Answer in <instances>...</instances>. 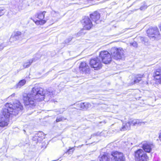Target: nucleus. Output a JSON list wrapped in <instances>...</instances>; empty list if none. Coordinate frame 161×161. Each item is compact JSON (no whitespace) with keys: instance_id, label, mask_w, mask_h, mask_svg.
Here are the masks:
<instances>
[{"instance_id":"nucleus-2","label":"nucleus","mask_w":161,"mask_h":161,"mask_svg":"<svg viewBox=\"0 0 161 161\" xmlns=\"http://www.w3.org/2000/svg\"><path fill=\"white\" fill-rule=\"evenodd\" d=\"M5 106L7 108L3 109L0 113V127H2L8 125L9 119L10 117L14 114L13 112L14 110L19 111L23 108L22 105L19 101L13 104L7 103Z\"/></svg>"},{"instance_id":"nucleus-21","label":"nucleus","mask_w":161,"mask_h":161,"mask_svg":"<svg viewBox=\"0 0 161 161\" xmlns=\"http://www.w3.org/2000/svg\"><path fill=\"white\" fill-rule=\"evenodd\" d=\"M33 60H31L28 61L25 63L23 65V67L24 69H26L29 67L33 63Z\"/></svg>"},{"instance_id":"nucleus-13","label":"nucleus","mask_w":161,"mask_h":161,"mask_svg":"<svg viewBox=\"0 0 161 161\" xmlns=\"http://www.w3.org/2000/svg\"><path fill=\"white\" fill-rule=\"evenodd\" d=\"M100 15L97 11H95L90 14V18L96 23H98L99 21Z\"/></svg>"},{"instance_id":"nucleus-4","label":"nucleus","mask_w":161,"mask_h":161,"mask_svg":"<svg viewBox=\"0 0 161 161\" xmlns=\"http://www.w3.org/2000/svg\"><path fill=\"white\" fill-rule=\"evenodd\" d=\"M46 13V11H44L36 13L35 15V17L38 19V20H35L32 18L31 19L37 25H42L46 23L47 21L46 20L44 19Z\"/></svg>"},{"instance_id":"nucleus-18","label":"nucleus","mask_w":161,"mask_h":161,"mask_svg":"<svg viewBox=\"0 0 161 161\" xmlns=\"http://www.w3.org/2000/svg\"><path fill=\"white\" fill-rule=\"evenodd\" d=\"M26 83V80L25 79L20 80L16 84L17 88H20L24 86Z\"/></svg>"},{"instance_id":"nucleus-11","label":"nucleus","mask_w":161,"mask_h":161,"mask_svg":"<svg viewBox=\"0 0 161 161\" xmlns=\"http://www.w3.org/2000/svg\"><path fill=\"white\" fill-rule=\"evenodd\" d=\"M79 71L82 73H88L90 71V68L88 64L85 61L81 62L79 66Z\"/></svg>"},{"instance_id":"nucleus-3","label":"nucleus","mask_w":161,"mask_h":161,"mask_svg":"<svg viewBox=\"0 0 161 161\" xmlns=\"http://www.w3.org/2000/svg\"><path fill=\"white\" fill-rule=\"evenodd\" d=\"M110 52L112 57L115 59H123L125 58L124 51L121 48L112 47Z\"/></svg>"},{"instance_id":"nucleus-19","label":"nucleus","mask_w":161,"mask_h":161,"mask_svg":"<svg viewBox=\"0 0 161 161\" xmlns=\"http://www.w3.org/2000/svg\"><path fill=\"white\" fill-rule=\"evenodd\" d=\"M111 155L109 156V155L108 154L103 155L101 157V161H110V158H111Z\"/></svg>"},{"instance_id":"nucleus-25","label":"nucleus","mask_w":161,"mask_h":161,"mask_svg":"<svg viewBox=\"0 0 161 161\" xmlns=\"http://www.w3.org/2000/svg\"><path fill=\"white\" fill-rule=\"evenodd\" d=\"M21 35V33L20 32L17 31V32H16L15 33L14 35V36L15 37L19 36H20Z\"/></svg>"},{"instance_id":"nucleus-23","label":"nucleus","mask_w":161,"mask_h":161,"mask_svg":"<svg viewBox=\"0 0 161 161\" xmlns=\"http://www.w3.org/2000/svg\"><path fill=\"white\" fill-rule=\"evenodd\" d=\"M130 129H128L127 126V123L125 125H123L122 127L120 129V130L121 131H124L126 130H129Z\"/></svg>"},{"instance_id":"nucleus-20","label":"nucleus","mask_w":161,"mask_h":161,"mask_svg":"<svg viewBox=\"0 0 161 161\" xmlns=\"http://www.w3.org/2000/svg\"><path fill=\"white\" fill-rule=\"evenodd\" d=\"M143 75H137L134 80V84L139 83L141 80V78L143 77Z\"/></svg>"},{"instance_id":"nucleus-14","label":"nucleus","mask_w":161,"mask_h":161,"mask_svg":"<svg viewBox=\"0 0 161 161\" xmlns=\"http://www.w3.org/2000/svg\"><path fill=\"white\" fill-rule=\"evenodd\" d=\"M44 133L41 131H39L33 137V140L34 141L39 142L43 140L45 137Z\"/></svg>"},{"instance_id":"nucleus-10","label":"nucleus","mask_w":161,"mask_h":161,"mask_svg":"<svg viewBox=\"0 0 161 161\" xmlns=\"http://www.w3.org/2000/svg\"><path fill=\"white\" fill-rule=\"evenodd\" d=\"M100 61L99 58L97 57L91 59L89 64L92 68L95 70L99 69L100 67Z\"/></svg>"},{"instance_id":"nucleus-7","label":"nucleus","mask_w":161,"mask_h":161,"mask_svg":"<svg viewBox=\"0 0 161 161\" xmlns=\"http://www.w3.org/2000/svg\"><path fill=\"white\" fill-rule=\"evenodd\" d=\"M111 161H125V158L123 153L118 151L113 152L111 154Z\"/></svg>"},{"instance_id":"nucleus-16","label":"nucleus","mask_w":161,"mask_h":161,"mask_svg":"<svg viewBox=\"0 0 161 161\" xmlns=\"http://www.w3.org/2000/svg\"><path fill=\"white\" fill-rule=\"evenodd\" d=\"M153 145L149 144L147 142H144L142 144V147L145 152L150 153L152 150Z\"/></svg>"},{"instance_id":"nucleus-26","label":"nucleus","mask_w":161,"mask_h":161,"mask_svg":"<svg viewBox=\"0 0 161 161\" xmlns=\"http://www.w3.org/2000/svg\"><path fill=\"white\" fill-rule=\"evenodd\" d=\"M147 8V5H144V6H142L140 8V9L141 10H144Z\"/></svg>"},{"instance_id":"nucleus-24","label":"nucleus","mask_w":161,"mask_h":161,"mask_svg":"<svg viewBox=\"0 0 161 161\" xmlns=\"http://www.w3.org/2000/svg\"><path fill=\"white\" fill-rule=\"evenodd\" d=\"M64 118L63 117H57L56 120V122H58L62 121L64 120Z\"/></svg>"},{"instance_id":"nucleus-9","label":"nucleus","mask_w":161,"mask_h":161,"mask_svg":"<svg viewBox=\"0 0 161 161\" xmlns=\"http://www.w3.org/2000/svg\"><path fill=\"white\" fill-rule=\"evenodd\" d=\"M110 54L107 51H101V60L102 62L105 64H108L111 61Z\"/></svg>"},{"instance_id":"nucleus-27","label":"nucleus","mask_w":161,"mask_h":161,"mask_svg":"<svg viewBox=\"0 0 161 161\" xmlns=\"http://www.w3.org/2000/svg\"><path fill=\"white\" fill-rule=\"evenodd\" d=\"M3 9L0 8V16L3 14Z\"/></svg>"},{"instance_id":"nucleus-12","label":"nucleus","mask_w":161,"mask_h":161,"mask_svg":"<svg viewBox=\"0 0 161 161\" xmlns=\"http://www.w3.org/2000/svg\"><path fill=\"white\" fill-rule=\"evenodd\" d=\"M80 110L83 111H86L91 108L92 107L91 103L89 102H82L77 104Z\"/></svg>"},{"instance_id":"nucleus-29","label":"nucleus","mask_w":161,"mask_h":161,"mask_svg":"<svg viewBox=\"0 0 161 161\" xmlns=\"http://www.w3.org/2000/svg\"><path fill=\"white\" fill-rule=\"evenodd\" d=\"M3 49V47L2 45H0V51Z\"/></svg>"},{"instance_id":"nucleus-30","label":"nucleus","mask_w":161,"mask_h":161,"mask_svg":"<svg viewBox=\"0 0 161 161\" xmlns=\"http://www.w3.org/2000/svg\"><path fill=\"white\" fill-rule=\"evenodd\" d=\"M159 137L160 140L161 141V132L160 133L159 135Z\"/></svg>"},{"instance_id":"nucleus-15","label":"nucleus","mask_w":161,"mask_h":161,"mask_svg":"<svg viewBox=\"0 0 161 161\" xmlns=\"http://www.w3.org/2000/svg\"><path fill=\"white\" fill-rule=\"evenodd\" d=\"M141 122L138 119H130L128 122L127 123V126L128 129H130L131 125H140L141 124Z\"/></svg>"},{"instance_id":"nucleus-22","label":"nucleus","mask_w":161,"mask_h":161,"mask_svg":"<svg viewBox=\"0 0 161 161\" xmlns=\"http://www.w3.org/2000/svg\"><path fill=\"white\" fill-rule=\"evenodd\" d=\"M75 146L73 147H70L65 152L66 153L68 154H72L75 150Z\"/></svg>"},{"instance_id":"nucleus-5","label":"nucleus","mask_w":161,"mask_h":161,"mask_svg":"<svg viewBox=\"0 0 161 161\" xmlns=\"http://www.w3.org/2000/svg\"><path fill=\"white\" fill-rule=\"evenodd\" d=\"M81 23L82 25L83 29L88 31L91 29L93 24L90 18L88 16H85L81 20Z\"/></svg>"},{"instance_id":"nucleus-8","label":"nucleus","mask_w":161,"mask_h":161,"mask_svg":"<svg viewBox=\"0 0 161 161\" xmlns=\"http://www.w3.org/2000/svg\"><path fill=\"white\" fill-rule=\"evenodd\" d=\"M147 35L151 39L154 40L160 35L159 33L157 27L150 28L147 31Z\"/></svg>"},{"instance_id":"nucleus-6","label":"nucleus","mask_w":161,"mask_h":161,"mask_svg":"<svg viewBox=\"0 0 161 161\" xmlns=\"http://www.w3.org/2000/svg\"><path fill=\"white\" fill-rule=\"evenodd\" d=\"M135 157L136 161H146L148 158L145 152L141 149L135 152Z\"/></svg>"},{"instance_id":"nucleus-1","label":"nucleus","mask_w":161,"mask_h":161,"mask_svg":"<svg viewBox=\"0 0 161 161\" xmlns=\"http://www.w3.org/2000/svg\"><path fill=\"white\" fill-rule=\"evenodd\" d=\"M45 96L44 91L42 88L35 86L32 88L30 93L23 96V102L25 106L33 108L36 106V102L44 100Z\"/></svg>"},{"instance_id":"nucleus-28","label":"nucleus","mask_w":161,"mask_h":161,"mask_svg":"<svg viewBox=\"0 0 161 161\" xmlns=\"http://www.w3.org/2000/svg\"><path fill=\"white\" fill-rule=\"evenodd\" d=\"M132 45L133 46H134L135 47H137V44H136V42H133L132 43Z\"/></svg>"},{"instance_id":"nucleus-17","label":"nucleus","mask_w":161,"mask_h":161,"mask_svg":"<svg viewBox=\"0 0 161 161\" xmlns=\"http://www.w3.org/2000/svg\"><path fill=\"white\" fill-rule=\"evenodd\" d=\"M153 76L157 80H161V70L160 69H156L153 74Z\"/></svg>"}]
</instances>
